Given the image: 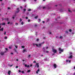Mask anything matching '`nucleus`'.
I'll use <instances>...</instances> for the list:
<instances>
[{
  "label": "nucleus",
  "instance_id": "1",
  "mask_svg": "<svg viewBox=\"0 0 75 75\" xmlns=\"http://www.w3.org/2000/svg\"><path fill=\"white\" fill-rule=\"evenodd\" d=\"M59 51H60L59 52V54H61V53L62 52L64 51V50L61 48H59Z\"/></svg>",
  "mask_w": 75,
  "mask_h": 75
},
{
  "label": "nucleus",
  "instance_id": "2",
  "mask_svg": "<svg viewBox=\"0 0 75 75\" xmlns=\"http://www.w3.org/2000/svg\"><path fill=\"white\" fill-rule=\"evenodd\" d=\"M36 47H41V45H41V43L38 44H36Z\"/></svg>",
  "mask_w": 75,
  "mask_h": 75
},
{
  "label": "nucleus",
  "instance_id": "3",
  "mask_svg": "<svg viewBox=\"0 0 75 75\" xmlns=\"http://www.w3.org/2000/svg\"><path fill=\"white\" fill-rule=\"evenodd\" d=\"M52 52L54 53H57V50L54 49H52Z\"/></svg>",
  "mask_w": 75,
  "mask_h": 75
},
{
  "label": "nucleus",
  "instance_id": "4",
  "mask_svg": "<svg viewBox=\"0 0 75 75\" xmlns=\"http://www.w3.org/2000/svg\"><path fill=\"white\" fill-rule=\"evenodd\" d=\"M35 67H37V68H39V64L38 63H36V65L35 66Z\"/></svg>",
  "mask_w": 75,
  "mask_h": 75
},
{
  "label": "nucleus",
  "instance_id": "5",
  "mask_svg": "<svg viewBox=\"0 0 75 75\" xmlns=\"http://www.w3.org/2000/svg\"><path fill=\"white\" fill-rule=\"evenodd\" d=\"M71 61V60H69L68 59L66 60V62H67L68 63H70Z\"/></svg>",
  "mask_w": 75,
  "mask_h": 75
},
{
  "label": "nucleus",
  "instance_id": "6",
  "mask_svg": "<svg viewBox=\"0 0 75 75\" xmlns=\"http://www.w3.org/2000/svg\"><path fill=\"white\" fill-rule=\"evenodd\" d=\"M6 25V23L4 22L0 23V25Z\"/></svg>",
  "mask_w": 75,
  "mask_h": 75
},
{
  "label": "nucleus",
  "instance_id": "7",
  "mask_svg": "<svg viewBox=\"0 0 75 75\" xmlns=\"http://www.w3.org/2000/svg\"><path fill=\"white\" fill-rule=\"evenodd\" d=\"M17 11H16V13H18V12H19V11H20L19 10V8H17Z\"/></svg>",
  "mask_w": 75,
  "mask_h": 75
},
{
  "label": "nucleus",
  "instance_id": "8",
  "mask_svg": "<svg viewBox=\"0 0 75 75\" xmlns=\"http://www.w3.org/2000/svg\"><path fill=\"white\" fill-rule=\"evenodd\" d=\"M25 67H27V68H29V67H30V66H29V65H27V64H25Z\"/></svg>",
  "mask_w": 75,
  "mask_h": 75
},
{
  "label": "nucleus",
  "instance_id": "9",
  "mask_svg": "<svg viewBox=\"0 0 75 75\" xmlns=\"http://www.w3.org/2000/svg\"><path fill=\"white\" fill-rule=\"evenodd\" d=\"M53 66L54 68H57V64H54Z\"/></svg>",
  "mask_w": 75,
  "mask_h": 75
},
{
  "label": "nucleus",
  "instance_id": "10",
  "mask_svg": "<svg viewBox=\"0 0 75 75\" xmlns=\"http://www.w3.org/2000/svg\"><path fill=\"white\" fill-rule=\"evenodd\" d=\"M4 52H1V55H4Z\"/></svg>",
  "mask_w": 75,
  "mask_h": 75
},
{
  "label": "nucleus",
  "instance_id": "11",
  "mask_svg": "<svg viewBox=\"0 0 75 75\" xmlns=\"http://www.w3.org/2000/svg\"><path fill=\"white\" fill-rule=\"evenodd\" d=\"M38 72H40V69H38L37 70V71H36V73L38 74Z\"/></svg>",
  "mask_w": 75,
  "mask_h": 75
},
{
  "label": "nucleus",
  "instance_id": "12",
  "mask_svg": "<svg viewBox=\"0 0 75 75\" xmlns=\"http://www.w3.org/2000/svg\"><path fill=\"white\" fill-rule=\"evenodd\" d=\"M11 73V71H9L8 72V75H10V73Z\"/></svg>",
  "mask_w": 75,
  "mask_h": 75
},
{
  "label": "nucleus",
  "instance_id": "13",
  "mask_svg": "<svg viewBox=\"0 0 75 75\" xmlns=\"http://www.w3.org/2000/svg\"><path fill=\"white\" fill-rule=\"evenodd\" d=\"M15 17L16 16L15 15H13L12 17L13 19H14V18H15Z\"/></svg>",
  "mask_w": 75,
  "mask_h": 75
},
{
  "label": "nucleus",
  "instance_id": "14",
  "mask_svg": "<svg viewBox=\"0 0 75 75\" xmlns=\"http://www.w3.org/2000/svg\"><path fill=\"white\" fill-rule=\"evenodd\" d=\"M69 58H72V55H70V56L69 57Z\"/></svg>",
  "mask_w": 75,
  "mask_h": 75
},
{
  "label": "nucleus",
  "instance_id": "15",
  "mask_svg": "<svg viewBox=\"0 0 75 75\" xmlns=\"http://www.w3.org/2000/svg\"><path fill=\"white\" fill-rule=\"evenodd\" d=\"M4 29V28H1V29H0V31H3Z\"/></svg>",
  "mask_w": 75,
  "mask_h": 75
},
{
  "label": "nucleus",
  "instance_id": "16",
  "mask_svg": "<svg viewBox=\"0 0 75 75\" xmlns=\"http://www.w3.org/2000/svg\"><path fill=\"white\" fill-rule=\"evenodd\" d=\"M25 51H26V50L24 49L23 50V52L24 53V52H25Z\"/></svg>",
  "mask_w": 75,
  "mask_h": 75
},
{
  "label": "nucleus",
  "instance_id": "17",
  "mask_svg": "<svg viewBox=\"0 0 75 75\" xmlns=\"http://www.w3.org/2000/svg\"><path fill=\"white\" fill-rule=\"evenodd\" d=\"M63 37L62 36H60L59 38H60V39H62Z\"/></svg>",
  "mask_w": 75,
  "mask_h": 75
},
{
  "label": "nucleus",
  "instance_id": "18",
  "mask_svg": "<svg viewBox=\"0 0 75 75\" xmlns=\"http://www.w3.org/2000/svg\"><path fill=\"white\" fill-rule=\"evenodd\" d=\"M69 54H70V55H72V52H70L69 53Z\"/></svg>",
  "mask_w": 75,
  "mask_h": 75
},
{
  "label": "nucleus",
  "instance_id": "19",
  "mask_svg": "<svg viewBox=\"0 0 75 75\" xmlns=\"http://www.w3.org/2000/svg\"><path fill=\"white\" fill-rule=\"evenodd\" d=\"M38 20H39V21H38V22L39 23H40V22H41V19H38Z\"/></svg>",
  "mask_w": 75,
  "mask_h": 75
},
{
  "label": "nucleus",
  "instance_id": "20",
  "mask_svg": "<svg viewBox=\"0 0 75 75\" xmlns=\"http://www.w3.org/2000/svg\"><path fill=\"white\" fill-rule=\"evenodd\" d=\"M45 42H43L41 43V44L42 45V44H44V43H45Z\"/></svg>",
  "mask_w": 75,
  "mask_h": 75
},
{
  "label": "nucleus",
  "instance_id": "21",
  "mask_svg": "<svg viewBox=\"0 0 75 75\" xmlns=\"http://www.w3.org/2000/svg\"><path fill=\"white\" fill-rule=\"evenodd\" d=\"M45 42H43L41 43V44L42 45V44H44V43H45Z\"/></svg>",
  "mask_w": 75,
  "mask_h": 75
},
{
  "label": "nucleus",
  "instance_id": "22",
  "mask_svg": "<svg viewBox=\"0 0 75 75\" xmlns=\"http://www.w3.org/2000/svg\"><path fill=\"white\" fill-rule=\"evenodd\" d=\"M28 11H31V9H28Z\"/></svg>",
  "mask_w": 75,
  "mask_h": 75
},
{
  "label": "nucleus",
  "instance_id": "23",
  "mask_svg": "<svg viewBox=\"0 0 75 75\" xmlns=\"http://www.w3.org/2000/svg\"><path fill=\"white\" fill-rule=\"evenodd\" d=\"M11 48H12V46H11L9 47V49H11Z\"/></svg>",
  "mask_w": 75,
  "mask_h": 75
},
{
  "label": "nucleus",
  "instance_id": "24",
  "mask_svg": "<svg viewBox=\"0 0 75 75\" xmlns=\"http://www.w3.org/2000/svg\"><path fill=\"white\" fill-rule=\"evenodd\" d=\"M30 71H31V70H28L27 72H30Z\"/></svg>",
  "mask_w": 75,
  "mask_h": 75
},
{
  "label": "nucleus",
  "instance_id": "25",
  "mask_svg": "<svg viewBox=\"0 0 75 75\" xmlns=\"http://www.w3.org/2000/svg\"><path fill=\"white\" fill-rule=\"evenodd\" d=\"M15 47H16V48H18V47L17 46L15 45Z\"/></svg>",
  "mask_w": 75,
  "mask_h": 75
},
{
  "label": "nucleus",
  "instance_id": "26",
  "mask_svg": "<svg viewBox=\"0 0 75 75\" xmlns=\"http://www.w3.org/2000/svg\"><path fill=\"white\" fill-rule=\"evenodd\" d=\"M43 8V9H44V8H47V7H46V6H44Z\"/></svg>",
  "mask_w": 75,
  "mask_h": 75
},
{
  "label": "nucleus",
  "instance_id": "27",
  "mask_svg": "<svg viewBox=\"0 0 75 75\" xmlns=\"http://www.w3.org/2000/svg\"><path fill=\"white\" fill-rule=\"evenodd\" d=\"M21 72L22 73V74H24V71H21Z\"/></svg>",
  "mask_w": 75,
  "mask_h": 75
},
{
  "label": "nucleus",
  "instance_id": "28",
  "mask_svg": "<svg viewBox=\"0 0 75 75\" xmlns=\"http://www.w3.org/2000/svg\"><path fill=\"white\" fill-rule=\"evenodd\" d=\"M4 35H6V32H4Z\"/></svg>",
  "mask_w": 75,
  "mask_h": 75
},
{
  "label": "nucleus",
  "instance_id": "29",
  "mask_svg": "<svg viewBox=\"0 0 75 75\" xmlns=\"http://www.w3.org/2000/svg\"><path fill=\"white\" fill-rule=\"evenodd\" d=\"M22 47V48H24V46H22V47Z\"/></svg>",
  "mask_w": 75,
  "mask_h": 75
},
{
  "label": "nucleus",
  "instance_id": "30",
  "mask_svg": "<svg viewBox=\"0 0 75 75\" xmlns=\"http://www.w3.org/2000/svg\"><path fill=\"white\" fill-rule=\"evenodd\" d=\"M38 18V16H36L35 17V18Z\"/></svg>",
  "mask_w": 75,
  "mask_h": 75
},
{
  "label": "nucleus",
  "instance_id": "31",
  "mask_svg": "<svg viewBox=\"0 0 75 75\" xmlns=\"http://www.w3.org/2000/svg\"><path fill=\"white\" fill-rule=\"evenodd\" d=\"M33 45L34 46H35V45H36V44H35V43H33Z\"/></svg>",
  "mask_w": 75,
  "mask_h": 75
},
{
  "label": "nucleus",
  "instance_id": "32",
  "mask_svg": "<svg viewBox=\"0 0 75 75\" xmlns=\"http://www.w3.org/2000/svg\"><path fill=\"white\" fill-rule=\"evenodd\" d=\"M68 11H69V12H71V10H70V9H68Z\"/></svg>",
  "mask_w": 75,
  "mask_h": 75
},
{
  "label": "nucleus",
  "instance_id": "33",
  "mask_svg": "<svg viewBox=\"0 0 75 75\" xmlns=\"http://www.w3.org/2000/svg\"><path fill=\"white\" fill-rule=\"evenodd\" d=\"M23 11H26V9L25 8H24L23 9Z\"/></svg>",
  "mask_w": 75,
  "mask_h": 75
},
{
  "label": "nucleus",
  "instance_id": "34",
  "mask_svg": "<svg viewBox=\"0 0 75 75\" xmlns=\"http://www.w3.org/2000/svg\"><path fill=\"white\" fill-rule=\"evenodd\" d=\"M7 37H4V39H7Z\"/></svg>",
  "mask_w": 75,
  "mask_h": 75
},
{
  "label": "nucleus",
  "instance_id": "35",
  "mask_svg": "<svg viewBox=\"0 0 75 75\" xmlns=\"http://www.w3.org/2000/svg\"><path fill=\"white\" fill-rule=\"evenodd\" d=\"M71 31H72V30L71 29L69 30V31L70 32H71Z\"/></svg>",
  "mask_w": 75,
  "mask_h": 75
},
{
  "label": "nucleus",
  "instance_id": "36",
  "mask_svg": "<svg viewBox=\"0 0 75 75\" xmlns=\"http://www.w3.org/2000/svg\"><path fill=\"white\" fill-rule=\"evenodd\" d=\"M37 41H39V39H37L36 40Z\"/></svg>",
  "mask_w": 75,
  "mask_h": 75
},
{
  "label": "nucleus",
  "instance_id": "37",
  "mask_svg": "<svg viewBox=\"0 0 75 75\" xmlns=\"http://www.w3.org/2000/svg\"><path fill=\"white\" fill-rule=\"evenodd\" d=\"M15 25H18V23H16V24H15Z\"/></svg>",
  "mask_w": 75,
  "mask_h": 75
},
{
  "label": "nucleus",
  "instance_id": "38",
  "mask_svg": "<svg viewBox=\"0 0 75 75\" xmlns=\"http://www.w3.org/2000/svg\"><path fill=\"white\" fill-rule=\"evenodd\" d=\"M32 66H33V64H30V67H31Z\"/></svg>",
  "mask_w": 75,
  "mask_h": 75
},
{
  "label": "nucleus",
  "instance_id": "39",
  "mask_svg": "<svg viewBox=\"0 0 75 75\" xmlns=\"http://www.w3.org/2000/svg\"><path fill=\"white\" fill-rule=\"evenodd\" d=\"M23 24H24V23L23 22L21 23V24H22V25H23Z\"/></svg>",
  "mask_w": 75,
  "mask_h": 75
},
{
  "label": "nucleus",
  "instance_id": "40",
  "mask_svg": "<svg viewBox=\"0 0 75 75\" xmlns=\"http://www.w3.org/2000/svg\"><path fill=\"white\" fill-rule=\"evenodd\" d=\"M47 9H50V8L49 7H47Z\"/></svg>",
  "mask_w": 75,
  "mask_h": 75
},
{
  "label": "nucleus",
  "instance_id": "41",
  "mask_svg": "<svg viewBox=\"0 0 75 75\" xmlns=\"http://www.w3.org/2000/svg\"><path fill=\"white\" fill-rule=\"evenodd\" d=\"M33 63H36V61H35L33 62Z\"/></svg>",
  "mask_w": 75,
  "mask_h": 75
},
{
  "label": "nucleus",
  "instance_id": "42",
  "mask_svg": "<svg viewBox=\"0 0 75 75\" xmlns=\"http://www.w3.org/2000/svg\"><path fill=\"white\" fill-rule=\"evenodd\" d=\"M20 21H22V20L21 18L20 19Z\"/></svg>",
  "mask_w": 75,
  "mask_h": 75
},
{
  "label": "nucleus",
  "instance_id": "43",
  "mask_svg": "<svg viewBox=\"0 0 75 75\" xmlns=\"http://www.w3.org/2000/svg\"><path fill=\"white\" fill-rule=\"evenodd\" d=\"M68 32L67 31L66 32V34H68Z\"/></svg>",
  "mask_w": 75,
  "mask_h": 75
},
{
  "label": "nucleus",
  "instance_id": "44",
  "mask_svg": "<svg viewBox=\"0 0 75 75\" xmlns=\"http://www.w3.org/2000/svg\"><path fill=\"white\" fill-rule=\"evenodd\" d=\"M16 68H18V66H16Z\"/></svg>",
  "mask_w": 75,
  "mask_h": 75
},
{
  "label": "nucleus",
  "instance_id": "45",
  "mask_svg": "<svg viewBox=\"0 0 75 75\" xmlns=\"http://www.w3.org/2000/svg\"><path fill=\"white\" fill-rule=\"evenodd\" d=\"M28 22H30V19H28Z\"/></svg>",
  "mask_w": 75,
  "mask_h": 75
},
{
  "label": "nucleus",
  "instance_id": "46",
  "mask_svg": "<svg viewBox=\"0 0 75 75\" xmlns=\"http://www.w3.org/2000/svg\"><path fill=\"white\" fill-rule=\"evenodd\" d=\"M16 61H18V59H17L16 60Z\"/></svg>",
  "mask_w": 75,
  "mask_h": 75
},
{
  "label": "nucleus",
  "instance_id": "47",
  "mask_svg": "<svg viewBox=\"0 0 75 75\" xmlns=\"http://www.w3.org/2000/svg\"><path fill=\"white\" fill-rule=\"evenodd\" d=\"M30 55H28V57H29V58H30Z\"/></svg>",
  "mask_w": 75,
  "mask_h": 75
},
{
  "label": "nucleus",
  "instance_id": "48",
  "mask_svg": "<svg viewBox=\"0 0 75 75\" xmlns=\"http://www.w3.org/2000/svg\"><path fill=\"white\" fill-rule=\"evenodd\" d=\"M5 49L6 50V51H7V50H8V49H7V48H6Z\"/></svg>",
  "mask_w": 75,
  "mask_h": 75
},
{
  "label": "nucleus",
  "instance_id": "49",
  "mask_svg": "<svg viewBox=\"0 0 75 75\" xmlns=\"http://www.w3.org/2000/svg\"><path fill=\"white\" fill-rule=\"evenodd\" d=\"M7 24H10V22H8V23Z\"/></svg>",
  "mask_w": 75,
  "mask_h": 75
},
{
  "label": "nucleus",
  "instance_id": "50",
  "mask_svg": "<svg viewBox=\"0 0 75 75\" xmlns=\"http://www.w3.org/2000/svg\"><path fill=\"white\" fill-rule=\"evenodd\" d=\"M36 35H37V32L36 33Z\"/></svg>",
  "mask_w": 75,
  "mask_h": 75
},
{
  "label": "nucleus",
  "instance_id": "51",
  "mask_svg": "<svg viewBox=\"0 0 75 75\" xmlns=\"http://www.w3.org/2000/svg\"><path fill=\"white\" fill-rule=\"evenodd\" d=\"M42 22L43 23H45V22L44 21H42Z\"/></svg>",
  "mask_w": 75,
  "mask_h": 75
},
{
  "label": "nucleus",
  "instance_id": "52",
  "mask_svg": "<svg viewBox=\"0 0 75 75\" xmlns=\"http://www.w3.org/2000/svg\"><path fill=\"white\" fill-rule=\"evenodd\" d=\"M26 19H28V17H26Z\"/></svg>",
  "mask_w": 75,
  "mask_h": 75
},
{
  "label": "nucleus",
  "instance_id": "53",
  "mask_svg": "<svg viewBox=\"0 0 75 75\" xmlns=\"http://www.w3.org/2000/svg\"><path fill=\"white\" fill-rule=\"evenodd\" d=\"M12 66H13V64H12L11 65L9 66H10V67H12Z\"/></svg>",
  "mask_w": 75,
  "mask_h": 75
},
{
  "label": "nucleus",
  "instance_id": "54",
  "mask_svg": "<svg viewBox=\"0 0 75 75\" xmlns=\"http://www.w3.org/2000/svg\"><path fill=\"white\" fill-rule=\"evenodd\" d=\"M49 34H51V32H49Z\"/></svg>",
  "mask_w": 75,
  "mask_h": 75
},
{
  "label": "nucleus",
  "instance_id": "55",
  "mask_svg": "<svg viewBox=\"0 0 75 75\" xmlns=\"http://www.w3.org/2000/svg\"><path fill=\"white\" fill-rule=\"evenodd\" d=\"M18 71L19 72H21V70H19Z\"/></svg>",
  "mask_w": 75,
  "mask_h": 75
},
{
  "label": "nucleus",
  "instance_id": "56",
  "mask_svg": "<svg viewBox=\"0 0 75 75\" xmlns=\"http://www.w3.org/2000/svg\"><path fill=\"white\" fill-rule=\"evenodd\" d=\"M11 55H13V53H11Z\"/></svg>",
  "mask_w": 75,
  "mask_h": 75
},
{
  "label": "nucleus",
  "instance_id": "57",
  "mask_svg": "<svg viewBox=\"0 0 75 75\" xmlns=\"http://www.w3.org/2000/svg\"><path fill=\"white\" fill-rule=\"evenodd\" d=\"M48 47H46V49H48Z\"/></svg>",
  "mask_w": 75,
  "mask_h": 75
},
{
  "label": "nucleus",
  "instance_id": "58",
  "mask_svg": "<svg viewBox=\"0 0 75 75\" xmlns=\"http://www.w3.org/2000/svg\"><path fill=\"white\" fill-rule=\"evenodd\" d=\"M6 20L7 21H8V18H6Z\"/></svg>",
  "mask_w": 75,
  "mask_h": 75
},
{
  "label": "nucleus",
  "instance_id": "59",
  "mask_svg": "<svg viewBox=\"0 0 75 75\" xmlns=\"http://www.w3.org/2000/svg\"><path fill=\"white\" fill-rule=\"evenodd\" d=\"M72 34H74V33L72 32Z\"/></svg>",
  "mask_w": 75,
  "mask_h": 75
},
{
  "label": "nucleus",
  "instance_id": "60",
  "mask_svg": "<svg viewBox=\"0 0 75 75\" xmlns=\"http://www.w3.org/2000/svg\"><path fill=\"white\" fill-rule=\"evenodd\" d=\"M21 8H23V7L22 6H21Z\"/></svg>",
  "mask_w": 75,
  "mask_h": 75
},
{
  "label": "nucleus",
  "instance_id": "61",
  "mask_svg": "<svg viewBox=\"0 0 75 75\" xmlns=\"http://www.w3.org/2000/svg\"><path fill=\"white\" fill-rule=\"evenodd\" d=\"M34 1H36L37 0H34Z\"/></svg>",
  "mask_w": 75,
  "mask_h": 75
},
{
  "label": "nucleus",
  "instance_id": "62",
  "mask_svg": "<svg viewBox=\"0 0 75 75\" xmlns=\"http://www.w3.org/2000/svg\"><path fill=\"white\" fill-rule=\"evenodd\" d=\"M46 52L48 53V51H47Z\"/></svg>",
  "mask_w": 75,
  "mask_h": 75
},
{
  "label": "nucleus",
  "instance_id": "63",
  "mask_svg": "<svg viewBox=\"0 0 75 75\" xmlns=\"http://www.w3.org/2000/svg\"><path fill=\"white\" fill-rule=\"evenodd\" d=\"M10 8H8V9H10Z\"/></svg>",
  "mask_w": 75,
  "mask_h": 75
},
{
  "label": "nucleus",
  "instance_id": "64",
  "mask_svg": "<svg viewBox=\"0 0 75 75\" xmlns=\"http://www.w3.org/2000/svg\"><path fill=\"white\" fill-rule=\"evenodd\" d=\"M73 75H75V73Z\"/></svg>",
  "mask_w": 75,
  "mask_h": 75
}]
</instances>
